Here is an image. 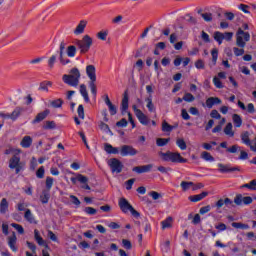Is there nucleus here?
Instances as JSON below:
<instances>
[{
	"mask_svg": "<svg viewBox=\"0 0 256 256\" xmlns=\"http://www.w3.org/2000/svg\"><path fill=\"white\" fill-rule=\"evenodd\" d=\"M47 237L54 243H58V241H59V238H57V235H55V233H53V231H51V230H48Z\"/></svg>",
	"mask_w": 256,
	"mask_h": 256,
	"instance_id": "nucleus-55",
	"label": "nucleus"
},
{
	"mask_svg": "<svg viewBox=\"0 0 256 256\" xmlns=\"http://www.w3.org/2000/svg\"><path fill=\"white\" fill-rule=\"evenodd\" d=\"M129 109V91H125L121 102V111L125 113Z\"/></svg>",
	"mask_w": 256,
	"mask_h": 256,
	"instance_id": "nucleus-15",
	"label": "nucleus"
},
{
	"mask_svg": "<svg viewBox=\"0 0 256 256\" xmlns=\"http://www.w3.org/2000/svg\"><path fill=\"white\" fill-rule=\"evenodd\" d=\"M9 169L15 171L16 175H19L21 171H25V162L21 161L19 153H15L9 160Z\"/></svg>",
	"mask_w": 256,
	"mask_h": 256,
	"instance_id": "nucleus-5",
	"label": "nucleus"
},
{
	"mask_svg": "<svg viewBox=\"0 0 256 256\" xmlns=\"http://www.w3.org/2000/svg\"><path fill=\"white\" fill-rule=\"evenodd\" d=\"M231 225L234 229H249V224H243L241 222H233Z\"/></svg>",
	"mask_w": 256,
	"mask_h": 256,
	"instance_id": "nucleus-46",
	"label": "nucleus"
},
{
	"mask_svg": "<svg viewBox=\"0 0 256 256\" xmlns=\"http://www.w3.org/2000/svg\"><path fill=\"white\" fill-rule=\"evenodd\" d=\"M214 39H215V41H217V43L219 45H221V43H223V39H224L223 33L219 32V31L215 32Z\"/></svg>",
	"mask_w": 256,
	"mask_h": 256,
	"instance_id": "nucleus-49",
	"label": "nucleus"
},
{
	"mask_svg": "<svg viewBox=\"0 0 256 256\" xmlns=\"http://www.w3.org/2000/svg\"><path fill=\"white\" fill-rule=\"evenodd\" d=\"M84 213H86L87 215H97V209L88 206L84 208Z\"/></svg>",
	"mask_w": 256,
	"mask_h": 256,
	"instance_id": "nucleus-58",
	"label": "nucleus"
},
{
	"mask_svg": "<svg viewBox=\"0 0 256 256\" xmlns=\"http://www.w3.org/2000/svg\"><path fill=\"white\" fill-rule=\"evenodd\" d=\"M107 31H100L97 33V37L100 39V41H107Z\"/></svg>",
	"mask_w": 256,
	"mask_h": 256,
	"instance_id": "nucleus-61",
	"label": "nucleus"
},
{
	"mask_svg": "<svg viewBox=\"0 0 256 256\" xmlns=\"http://www.w3.org/2000/svg\"><path fill=\"white\" fill-rule=\"evenodd\" d=\"M183 101H186V103H193L195 101V96L191 93H185L183 96Z\"/></svg>",
	"mask_w": 256,
	"mask_h": 256,
	"instance_id": "nucleus-48",
	"label": "nucleus"
},
{
	"mask_svg": "<svg viewBox=\"0 0 256 256\" xmlns=\"http://www.w3.org/2000/svg\"><path fill=\"white\" fill-rule=\"evenodd\" d=\"M176 145L179 147V149H181V151H185L187 149V143L183 138H178L176 140Z\"/></svg>",
	"mask_w": 256,
	"mask_h": 256,
	"instance_id": "nucleus-39",
	"label": "nucleus"
},
{
	"mask_svg": "<svg viewBox=\"0 0 256 256\" xmlns=\"http://www.w3.org/2000/svg\"><path fill=\"white\" fill-rule=\"evenodd\" d=\"M213 83H214L216 89H223V87H224L223 82H221V79H219V77H217V76H215L213 78Z\"/></svg>",
	"mask_w": 256,
	"mask_h": 256,
	"instance_id": "nucleus-51",
	"label": "nucleus"
},
{
	"mask_svg": "<svg viewBox=\"0 0 256 256\" xmlns=\"http://www.w3.org/2000/svg\"><path fill=\"white\" fill-rule=\"evenodd\" d=\"M77 113H78V117H79L80 119H85V108L83 107L82 104H80V105L78 106Z\"/></svg>",
	"mask_w": 256,
	"mask_h": 256,
	"instance_id": "nucleus-54",
	"label": "nucleus"
},
{
	"mask_svg": "<svg viewBox=\"0 0 256 256\" xmlns=\"http://www.w3.org/2000/svg\"><path fill=\"white\" fill-rule=\"evenodd\" d=\"M127 119L122 118L120 121L116 123V127H127Z\"/></svg>",
	"mask_w": 256,
	"mask_h": 256,
	"instance_id": "nucleus-64",
	"label": "nucleus"
},
{
	"mask_svg": "<svg viewBox=\"0 0 256 256\" xmlns=\"http://www.w3.org/2000/svg\"><path fill=\"white\" fill-rule=\"evenodd\" d=\"M119 207L123 213H128L132 209V205L127 201V199L122 198L119 201Z\"/></svg>",
	"mask_w": 256,
	"mask_h": 256,
	"instance_id": "nucleus-14",
	"label": "nucleus"
},
{
	"mask_svg": "<svg viewBox=\"0 0 256 256\" xmlns=\"http://www.w3.org/2000/svg\"><path fill=\"white\" fill-rule=\"evenodd\" d=\"M198 15H200V17H202L206 23H211V21H213V14L210 12H203L202 10H198Z\"/></svg>",
	"mask_w": 256,
	"mask_h": 256,
	"instance_id": "nucleus-26",
	"label": "nucleus"
},
{
	"mask_svg": "<svg viewBox=\"0 0 256 256\" xmlns=\"http://www.w3.org/2000/svg\"><path fill=\"white\" fill-rule=\"evenodd\" d=\"M238 9H240V11H243V13H246V14H250L251 12L249 11V9H251V7H249V5L247 4H240L238 6Z\"/></svg>",
	"mask_w": 256,
	"mask_h": 256,
	"instance_id": "nucleus-59",
	"label": "nucleus"
},
{
	"mask_svg": "<svg viewBox=\"0 0 256 256\" xmlns=\"http://www.w3.org/2000/svg\"><path fill=\"white\" fill-rule=\"evenodd\" d=\"M21 113H23V108L21 107H16L13 112L10 114V119L12 121H17L19 117L21 116Z\"/></svg>",
	"mask_w": 256,
	"mask_h": 256,
	"instance_id": "nucleus-24",
	"label": "nucleus"
},
{
	"mask_svg": "<svg viewBox=\"0 0 256 256\" xmlns=\"http://www.w3.org/2000/svg\"><path fill=\"white\" fill-rule=\"evenodd\" d=\"M75 45L80 50V54L85 55L93 47V38L89 35H84L81 40H76Z\"/></svg>",
	"mask_w": 256,
	"mask_h": 256,
	"instance_id": "nucleus-4",
	"label": "nucleus"
},
{
	"mask_svg": "<svg viewBox=\"0 0 256 256\" xmlns=\"http://www.w3.org/2000/svg\"><path fill=\"white\" fill-rule=\"evenodd\" d=\"M57 61V56L52 55L49 60H48V66L50 67V69H53V67H55V62Z\"/></svg>",
	"mask_w": 256,
	"mask_h": 256,
	"instance_id": "nucleus-62",
	"label": "nucleus"
},
{
	"mask_svg": "<svg viewBox=\"0 0 256 256\" xmlns=\"http://www.w3.org/2000/svg\"><path fill=\"white\" fill-rule=\"evenodd\" d=\"M211 55H212V65L215 66L217 65V59L219 58V50H217V48L212 49Z\"/></svg>",
	"mask_w": 256,
	"mask_h": 256,
	"instance_id": "nucleus-42",
	"label": "nucleus"
},
{
	"mask_svg": "<svg viewBox=\"0 0 256 256\" xmlns=\"http://www.w3.org/2000/svg\"><path fill=\"white\" fill-rule=\"evenodd\" d=\"M160 157L163 161H171L172 163H187V159L183 158L180 153L177 152H160Z\"/></svg>",
	"mask_w": 256,
	"mask_h": 256,
	"instance_id": "nucleus-6",
	"label": "nucleus"
},
{
	"mask_svg": "<svg viewBox=\"0 0 256 256\" xmlns=\"http://www.w3.org/2000/svg\"><path fill=\"white\" fill-rule=\"evenodd\" d=\"M46 191H51L53 188V183H55V179L51 176L46 177Z\"/></svg>",
	"mask_w": 256,
	"mask_h": 256,
	"instance_id": "nucleus-38",
	"label": "nucleus"
},
{
	"mask_svg": "<svg viewBox=\"0 0 256 256\" xmlns=\"http://www.w3.org/2000/svg\"><path fill=\"white\" fill-rule=\"evenodd\" d=\"M26 245H27L28 249H30V251H32L33 255H37V246L35 245V243L27 241Z\"/></svg>",
	"mask_w": 256,
	"mask_h": 256,
	"instance_id": "nucleus-53",
	"label": "nucleus"
},
{
	"mask_svg": "<svg viewBox=\"0 0 256 256\" xmlns=\"http://www.w3.org/2000/svg\"><path fill=\"white\" fill-rule=\"evenodd\" d=\"M104 150L106 151V153H108V155H119V148L113 147V145L109 143H106L104 145Z\"/></svg>",
	"mask_w": 256,
	"mask_h": 256,
	"instance_id": "nucleus-20",
	"label": "nucleus"
},
{
	"mask_svg": "<svg viewBox=\"0 0 256 256\" xmlns=\"http://www.w3.org/2000/svg\"><path fill=\"white\" fill-rule=\"evenodd\" d=\"M81 79V72L78 68H72L69 74H64L62 76V81L69 87H79V81Z\"/></svg>",
	"mask_w": 256,
	"mask_h": 256,
	"instance_id": "nucleus-2",
	"label": "nucleus"
},
{
	"mask_svg": "<svg viewBox=\"0 0 256 256\" xmlns=\"http://www.w3.org/2000/svg\"><path fill=\"white\" fill-rule=\"evenodd\" d=\"M218 171L220 173H233L235 171H241V168H239V166H231V164H223V163H219L218 164Z\"/></svg>",
	"mask_w": 256,
	"mask_h": 256,
	"instance_id": "nucleus-11",
	"label": "nucleus"
},
{
	"mask_svg": "<svg viewBox=\"0 0 256 256\" xmlns=\"http://www.w3.org/2000/svg\"><path fill=\"white\" fill-rule=\"evenodd\" d=\"M7 211H9V202L7 201V198H3L0 202V213L5 215Z\"/></svg>",
	"mask_w": 256,
	"mask_h": 256,
	"instance_id": "nucleus-25",
	"label": "nucleus"
},
{
	"mask_svg": "<svg viewBox=\"0 0 256 256\" xmlns=\"http://www.w3.org/2000/svg\"><path fill=\"white\" fill-rule=\"evenodd\" d=\"M50 113H51V111L49 109H46V110L38 113L36 115L35 119L32 120V124L37 125V123H41V121H45V119H47V117H49Z\"/></svg>",
	"mask_w": 256,
	"mask_h": 256,
	"instance_id": "nucleus-13",
	"label": "nucleus"
},
{
	"mask_svg": "<svg viewBox=\"0 0 256 256\" xmlns=\"http://www.w3.org/2000/svg\"><path fill=\"white\" fill-rule=\"evenodd\" d=\"M37 179H43L45 177V166H41L36 171Z\"/></svg>",
	"mask_w": 256,
	"mask_h": 256,
	"instance_id": "nucleus-47",
	"label": "nucleus"
},
{
	"mask_svg": "<svg viewBox=\"0 0 256 256\" xmlns=\"http://www.w3.org/2000/svg\"><path fill=\"white\" fill-rule=\"evenodd\" d=\"M43 129L45 130L57 129V124L55 123V121H46L43 125Z\"/></svg>",
	"mask_w": 256,
	"mask_h": 256,
	"instance_id": "nucleus-40",
	"label": "nucleus"
},
{
	"mask_svg": "<svg viewBox=\"0 0 256 256\" xmlns=\"http://www.w3.org/2000/svg\"><path fill=\"white\" fill-rule=\"evenodd\" d=\"M66 55L71 58L75 57V55H77V47H75V45L68 46L66 49Z\"/></svg>",
	"mask_w": 256,
	"mask_h": 256,
	"instance_id": "nucleus-32",
	"label": "nucleus"
},
{
	"mask_svg": "<svg viewBox=\"0 0 256 256\" xmlns=\"http://www.w3.org/2000/svg\"><path fill=\"white\" fill-rule=\"evenodd\" d=\"M194 183L193 182H187V181H182L180 184V187H182V191H189L191 187H193Z\"/></svg>",
	"mask_w": 256,
	"mask_h": 256,
	"instance_id": "nucleus-44",
	"label": "nucleus"
},
{
	"mask_svg": "<svg viewBox=\"0 0 256 256\" xmlns=\"http://www.w3.org/2000/svg\"><path fill=\"white\" fill-rule=\"evenodd\" d=\"M221 103L222 101L219 97H209L206 100V107H208V109H212L213 105H221Z\"/></svg>",
	"mask_w": 256,
	"mask_h": 256,
	"instance_id": "nucleus-18",
	"label": "nucleus"
},
{
	"mask_svg": "<svg viewBox=\"0 0 256 256\" xmlns=\"http://www.w3.org/2000/svg\"><path fill=\"white\" fill-rule=\"evenodd\" d=\"M147 105V109L148 111H150V113H153L155 111V105L153 104V97L150 95L148 98L145 99Z\"/></svg>",
	"mask_w": 256,
	"mask_h": 256,
	"instance_id": "nucleus-34",
	"label": "nucleus"
},
{
	"mask_svg": "<svg viewBox=\"0 0 256 256\" xmlns=\"http://www.w3.org/2000/svg\"><path fill=\"white\" fill-rule=\"evenodd\" d=\"M201 158L204 159V161H209L210 163H213V161H215V158L211 155V153L207 151L201 153Z\"/></svg>",
	"mask_w": 256,
	"mask_h": 256,
	"instance_id": "nucleus-36",
	"label": "nucleus"
},
{
	"mask_svg": "<svg viewBox=\"0 0 256 256\" xmlns=\"http://www.w3.org/2000/svg\"><path fill=\"white\" fill-rule=\"evenodd\" d=\"M70 199H71L72 204L75 205V207L81 206V200H79V198H77V196L70 195Z\"/></svg>",
	"mask_w": 256,
	"mask_h": 256,
	"instance_id": "nucleus-56",
	"label": "nucleus"
},
{
	"mask_svg": "<svg viewBox=\"0 0 256 256\" xmlns=\"http://www.w3.org/2000/svg\"><path fill=\"white\" fill-rule=\"evenodd\" d=\"M172 223H173L172 217L166 218L164 221L161 222L162 229H169V227H171Z\"/></svg>",
	"mask_w": 256,
	"mask_h": 256,
	"instance_id": "nucleus-45",
	"label": "nucleus"
},
{
	"mask_svg": "<svg viewBox=\"0 0 256 256\" xmlns=\"http://www.w3.org/2000/svg\"><path fill=\"white\" fill-rule=\"evenodd\" d=\"M240 189H249V191H256V179L251 180L249 183L240 186Z\"/></svg>",
	"mask_w": 256,
	"mask_h": 256,
	"instance_id": "nucleus-28",
	"label": "nucleus"
},
{
	"mask_svg": "<svg viewBox=\"0 0 256 256\" xmlns=\"http://www.w3.org/2000/svg\"><path fill=\"white\" fill-rule=\"evenodd\" d=\"M86 74H87V77L90 79L89 87H90L91 93L95 98L97 97V84H95L97 81V74H96L95 66L94 65L86 66Z\"/></svg>",
	"mask_w": 256,
	"mask_h": 256,
	"instance_id": "nucleus-3",
	"label": "nucleus"
},
{
	"mask_svg": "<svg viewBox=\"0 0 256 256\" xmlns=\"http://www.w3.org/2000/svg\"><path fill=\"white\" fill-rule=\"evenodd\" d=\"M80 94L82 95L85 103H90L89 92H87V86L85 84L80 85Z\"/></svg>",
	"mask_w": 256,
	"mask_h": 256,
	"instance_id": "nucleus-23",
	"label": "nucleus"
},
{
	"mask_svg": "<svg viewBox=\"0 0 256 256\" xmlns=\"http://www.w3.org/2000/svg\"><path fill=\"white\" fill-rule=\"evenodd\" d=\"M132 109L138 119V121H140L141 125H149V123H151V120L149 119V117L147 115H145V113H143V111H141V109L137 108V105H133Z\"/></svg>",
	"mask_w": 256,
	"mask_h": 256,
	"instance_id": "nucleus-7",
	"label": "nucleus"
},
{
	"mask_svg": "<svg viewBox=\"0 0 256 256\" xmlns=\"http://www.w3.org/2000/svg\"><path fill=\"white\" fill-rule=\"evenodd\" d=\"M24 219L28 221V223H34L35 217H33V213H31L30 209H26L25 214H24Z\"/></svg>",
	"mask_w": 256,
	"mask_h": 256,
	"instance_id": "nucleus-37",
	"label": "nucleus"
},
{
	"mask_svg": "<svg viewBox=\"0 0 256 256\" xmlns=\"http://www.w3.org/2000/svg\"><path fill=\"white\" fill-rule=\"evenodd\" d=\"M137 153H139V151H137V149H135L131 145H123L120 149V155L122 157H128V156L135 157Z\"/></svg>",
	"mask_w": 256,
	"mask_h": 256,
	"instance_id": "nucleus-10",
	"label": "nucleus"
},
{
	"mask_svg": "<svg viewBox=\"0 0 256 256\" xmlns=\"http://www.w3.org/2000/svg\"><path fill=\"white\" fill-rule=\"evenodd\" d=\"M65 47H67V42L65 40H62L59 46V61L61 65H69L71 63V60L65 56Z\"/></svg>",
	"mask_w": 256,
	"mask_h": 256,
	"instance_id": "nucleus-8",
	"label": "nucleus"
},
{
	"mask_svg": "<svg viewBox=\"0 0 256 256\" xmlns=\"http://www.w3.org/2000/svg\"><path fill=\"white\" fill-rule=\"evenodd\" d=\"M169 141H171V138H158L156 140V145L158 147H165V145H167V143H169Z\"/></svg>",
	"mask_w": 256,
	"mask_h": 256,
	"instance_id": "nucleus-43",
	"label": "nucleus"
},
{
	"mask_svg": "<svg viewBox=\"0 0 256 256\" xmlns=\"http://www.w3.org/2000/svg\"><path fill=\"white\" fill-rule=\"evenodd\" d=\"M152 169H153V164H147L142 166H135L132 168V171L134 173H137L138 175H141L142 173H151Z\"/></svg>",
	"mask_w": 256,
	"mask_h": 256,
	"instance_id": "nucleus-12",
	"label": "nucleus"
},
{
	"mask_svg": "<svg viewBox=\"0 0 256 256\" xmlns=\"http://www.w3.org/2000/svg\"><path fill=\"white\" fill-rule=\"evenodd\" d=\"M49 199H51V194L48 190H43L42 195L40 196V201L43 205H47L49 203Z\"/></svg>",
	"mask_w": 256,
	"mask_h": 256,
	"instance_id": "nucleus-27",
	"label": "nucleus"
},
{
	"mask_svg": "<svg viewBox=\"0 0 256 256\" xmlns=\"http://www.w3.org/2000/svg\"><path fill=\"white\" fill-rule=\"evenodd\" d=\"M108 165L112 173H121V171H123V163L117 158H111L108 161Z\"/></svg>",
	"mask_w": 256,
	"mask_h": 256,
	"instance_id": "nucleus-9",
	"label": "nucleus"
},
{
	"mask_svg": "<svg viewBox=\"0 0 256 256\" xmlns=\"http://www.w3.org/2000/svg\"><path fill=\"white\" fill-rule=\"evenodd\" d=\"M122 247H124V249H127L128 251H131V249H133V244H131V241H129L128 239H123Z\"/></svg>",
	"mask_w": 256,
	"mask_h": 256,
	"instance_id": "nucleus-50",
	"label": "nucleus"
},
{
	"mask_svg": "<svg viewBox=\"0 0 256 256\" xmlns=\"http://www.w3.org/2000/svg\"><path fill=\"white\" fill-rule=\"evenodd\" d=\"M11 227H13L14 229H16V231H18V233L20 235H23V233H25V229L23 228V226H21V224H17V223H12Z\"/></svg>",
	"mask_w": 256,
	"mask_h": 256,
	"instance_id": "nucleus-52",
	"label": "nucleus"
},
{
	"mask_svg": "<svg viewBox=\"0 0 256 256\" xmlns=\"http://www.w3.org/2000/svg\"><path fill=\"white\" fill-rule=\"evenodd\" d=\"M20 145L23 147V149H29V147L33 145V138H31V136H24L20 142Z\"/></svg>",
	"mask_w": 256,
	"mask_h": 256,
	"instance_id": "nucleus-19",
	"label": "nucleus"
},
{
	"mask_svg": "<svg viewBox=\"0 0 256 256\" xmlns=\"http://www.w3.org/2000/svg\"><path fill=\"white\" fill-rule=\"evenodd\" d=\"M8 245L11 249V251H13L14 253H17L18 248L17 246V236L15 235V233H13L12 236L8 237Z\"/></svg>",
	"mask_w": 256,
	"mask_h": 256,
	"instance_id": "nucleus-17",
	"label": "nucleus"
},
{
	"mask_svg": "<svg viewBox=\"0 0 256 256\" xmlns=\"http://www.w3.org/2000/svg\"><path fill=\"white\" fill-rule=\"evenodd\" d=\"M49 87H53V82L51 81H43L40 83L39 91L49 92Z\"/></svg>",
	"mask_w": 256,
	"mask_h": 256,
	"instance_id": "nucleus-29",
	"label": "nucleus"
},
{
	"mask_svg": "<svg viewBox=\"0 0 256 256\" xmlns=\"http://www.w3.org/2000/svg\"><path fill=\"white\" fill-rule=\"evenodd\" d=\"M99 128L101 129V131H104L105 133H111L109 125L105 124L104 122H100Z\"/></svg>",
	"mask_w": 256,
	"mask_h": 256,
	"instance_id": "nucleus-60",
	"label": "nucleus"
},
{
	"mask_svg": "<svg viewBox=\"0 0 256 256\" xmlns=\"http://www.w3.org/2000/svg\"><path fill=\"white\" fill-rule=\"evenodd\" d=\"M250 40L251 34H249V32L243 31L242 28H239L236 33V45L240 48H233L235 57H241L242 55H245V45H247V42H249Z\"/></svg>",
	"mask_w": 256,
	"mask_h": 256,
	"instance_id": "nucleus-1",
	"label": "nucleus"
},
{
	"mask_svg": "<svg viewBox=\"0 0 256 256\" xmlns=\"http://www.w3.org/2000/svg\"><path fill=\"white\" fill-rule=\"evenodd\" d=\"M232 120L234 123V127L239 128L241 125H243V119L239 114H233L232 115Z\"/></svg>",
	"mask_w": 256,
	"mask_h": 256,
	"instance_id": "nucleus-30",
	"label": "nucleus"
},
{
	"mask_svg": "<svg viewBox=\"0 0 256 256\" xmlns=\"http://www.w3.org/2000/svg\"><path fill=\"white\" fill-rule=\"evenodd\" d=\"M234 203H235V205H238V206L243 205V195L237 194L234 198Z\"/></svg>",
	"mask_w": 256,
	"mask_h": 256,
	"instance_id": "nucleus-57",
	"label": "nucleus"
},
{
	"mask_svg": "<svg viewBox=\"0 0 256 256\" xmlns=\"http://www.w3.org/2000/svg\"><path fill=\"white\" fill-rule=\"evenodd\" d=\"M85 27H87V21L82 20L80 23L77 25L76 29L74 30L75 35H81L85 32Z\"/></svg>",
	"mask_w": 256,
	"mask_h": 256,
	"instance_id": "nucleus-21",
	"label": "nucleus"
},
{
	"mask_svg": "<svg viewBox=\"0 0 256 256\" xmlns=\"http://www.w3.org/2000/svg\"><path fill=\"white\" fill-rule=\"evenodd\" d=\"M207 195H209V192H202L200 194L189 196L188 199L192 203H199V201H203Z\"/></svg>",
	"mask_w": 256,
	"mask_h": 256,
	"instance_id": "nucleus-16",
	"label": "nucleus"
},
{
	"mask_svg": "<svg viewBox=\"0 0 256 256\" xmlns=\"http://www.w3.org/2000/svg\"><path fill=\"white\" fill-rule=\"evenodd\" d=\"M223 205H233V201L229 198H225L224 200L220 199L216 202L217 209H221Z\"/></svg>",
	"mask_w": 256,
	"mask_h": 256,
	"instance_id": "nucleus-31",
	"label": "nucleus"
},
{
	"mask_svg": "<svg viewBox=\"0 0 256 256\" xmlns=\"http://www.w3.org/2000/svg\"><path fill=\"white\" fill-rule=\"evenodd\" d=\"M239 149H241V147H239V145L235 144V145H232L231 147L227 148V153H237L239 151Z\"/></svg>",
	"mask_w": 256,
	"mask_h": 256,
	"instance_id": "nucleus-63",
	"label": "nucleus"
},
{
	"mask_svg": "<svg viewBox=\"0 0 256 256\" xmlns=\"http://www.w3.org/2000/svg\"><path fill=\"white\" fill-rule=\"evenodd\" d=\"M225 135L228 137H235V132H233V124L229 122L224 128Z\"/></svg>",
	"mask_w": 256,
	"mask_h": 256,
	"instance_id": "nucleus-33",
	"label": "nucleus"
},
{
	"mask_svg": "<svg viewBox=\"0 0 256 256\" xmlns=\"http://www.w3.org/2000/svg\"><path fill=\"white\" fill-rule=\"evenodd\" d=\"M50 105L54 109H59V108H61L63 106V99L58 98L56 100H52V101H50Z\"/></svg>",
	"mask_w": 256,
	"mask_h": 256,
	"instance_id": "nucleus-35",
	"label": "nucleus"
},
{
	"mask_svg": "<svg viewBox=\"0 0 256 256\" xmlns=\"http://www.w3.org/2000/svg\"><path fill=\"white\" fill-rule=\"evenodd\" d=\"M34 239L38 243V245H40L41 247L47 246V243L45 242V240H43V237H41V234L37 229L34 230Z\"/></svg>",
	"mask_w": 256,
	"mask_h": 256,
	"instance_id": "nucleus-22",
	"label": "nucleus"
},
{
	"mask_svg": "<svg viewBox=\"0 0 256 256\" xmlns=\"http://www.w3.org/2000/svg\"><path fill=\"white\" fill-rule=\"evenodd\" d=\"M162 131L164 133H171V131H173V125L168 124V122L164 120L162 122Z\"/></svg>",
	"mask_w": 256,
	"mask_h": 256,
	"instance_id": "nucleus-41",
	"label": "nucleus"
}]
</instances>
